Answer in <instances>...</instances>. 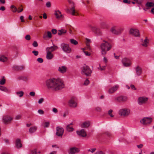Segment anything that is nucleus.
Listing matches in <instances>:
<instances>
[{
  "label": "nucleus",
  "instance_id": "nucleus-1",
  "mask_svg": "<svg viewBox=\"0 0 154 154\" xmlns=\"http://www.w3.org/2000/svg\"><path fill=\"white\" fill-rule=\"evenodd\" d=\"M46 85L49 89L53 91L60 90L64 86L63 82L60 79H50L45 82Z\"/></svg>",
  "mask_w": 154,
  "mask_h": 154
},
{
  "label": "nucleus",
  "instance_id": "nucleus-2",
  "mask_svg": "<svg viewBox=\"0 0 154 154\" xmlns=\"http://www.w3.org/2000/svg\"><path fill=\"white\" fill-rule=\"evenodd\" d=\"M113 47V44L105 40L103 41L100 46L102 55L105 56L108 51H110Z\"/></svg>",
  "mask_w": 154,
  "mask_h": 154
},
{
  "label": "nucleus",
  "instance_id": "nucleus-3",
  "mask_svg": "<svg viewBox=\"0 0 154 154\" xmlns=\"http://www.w3.org/2000/svg\"><path fill=\"white\" fill-rule=\"evenodd\" d=\"M92 72V71L89 66L84 64L82 68V73L86 76H90Z\"/></svg>",
  "mask_w": 154,
  "mask_h": 154
},
{
  "label": "nucleus",
  "instance_id": "nucleus-4",
  "mask_svg": "<svg viewBox=\"0 0 154 154\" xmlns=\"http://www.w3.org/2000/svg\"><path fill=\"white\" fill-rule=\"evenodd\" d=\"M68 2L72 6V7L70 9L68 10V11L69 12V13H71L72 15L77 16L78 14L75 11V9L74 3L71 0H68Z\"/></svg>",
  "mask_w": 154,
  "mask_h": 154
},
{
  "label": "nucleus",
  "instance_id": "nucleus-5",
  "mask_svg": "<svg viewBox=\"0 0 154 154\" xmlns=\"http://www.w3.org/2000/svg\"><path fill=\"white\" fill-rule=\"evenodd\" d=\"M76 98L75 97H72L69 101V106L75 108L77 106Z\"/></svg>",
  "mask_w": 154,
  "mask_h": 154
},
{
  "label": "nucleus",
  "instance_id": "nucleus-6",
  "mask_svg": "<svg viewBox=\"0 0 154 154\" xmlns=\"http://www.w3.org/2000/svg\"><path fill=\"white\" fill-rule=\"evenodd\" d=\"M130 113V110L127 109H120L119 112V115L122 116H128Z\"/></svg>",
  "mask_w": 154,
  "mask_h": 154
},
{
  "label": "nucleus",
  "instance_id": "nucleus-7",
  "mask_svg": "<svg viewBox=\"0 0 154 154\" xmlns=\"http://www.w3.org/2000/svg\"><path fill=\"white\" fill-rule=\"evenodd\" d=\"M152 119L150 117H145L140 120V123L144 125L149 124L152 122Z\"/></svg>",
  "mask_w": 154,
  "mask_h": 154
},
{
  "label": "nucleus",
  "instance_id": "nucleus-8",
  "mask_svg": "<svg viewBox=\"0 0 154 154\" xmlns=\"http://www.w3.org/2000/svg\"><path fill=\"white\" fill-rule=\"evenodd\" d=\"M60 46L64 52L67 53H69L71 52V48L68 44L63 43L61 44Z\"/></svg>",
  "mask_w": 154,
  "mask_h": 154
},
{
  "label": "nucleus",
  "instance_id": "nucleus-9",
  "mask_svg": "<svg viewBox=\"0 0 154 154\" xmlns=\"http://www.w3.org/2000/svg\"><path fill=\"white\" fill-rule=\"evenodd\" d=\"M64 130L62 127H57L56 128V135L58 137L62 136Z\"/></svg>",
  "mask_w": 154,
  "mask_h": 154
},
{
  "label": "nucleus",
  "instance_id": "nucleus-10",
  "mask_svg": "<svg viewBox=\"0 0 154 154\" xmlns=\"http://www.w3.org/2000/svg\"><path fill=\"white\" fill-rule=\"evenodd\" d=\"M122 30L118 29L116 26H113L110 29V31L113 33L117 35L121 33Z\"/></svg>",
  "mask_w": 154,
  "mask_h": 154
},
{
  "label": "nucleus",
  "instance_id": "nucleus-11",
  "mask_svg": "<svg viewBox=\"0 0 154 154\" xmlns=\"http://www.w3.org/2000/svg\"><path fill=\"white\" fill-rule=\"evenodd\" d=\"M2 119L3 122L5 124H7L12 120V118L10 116L6 115L3 116Z\"/></svg>",
  "mask_w": 154,
  "mask_h": 154
},
{
  "label": "nucleus",
  "instance_id": "nucleus-12",
  "mask_svg": "<svg viewBox=\"0 0 154 154\" xmlns=\"http://www.w3.org/2000/svg\"><path fill=\"white\" fill-rule=\"evenodd\" d=\"M130 33L131 34L137 37L140 35L139 31L137 29H131L130 30Z\"/></svg>",
  "mask_w": 154,
  "mask_h": 154
},
{
  "label": "nucleus",
  "instance_id": "nucleus-13",
  "mask_svg": "<svg viewBox=\"0 0 154 154\" xmlns=\"http://www.w3.org/2000/svg\"><path fill=\"white\" fill-rule=\"evenodd\" d=\"M54 15L57 19L61 20L63 18V16L61 14V12L59 10L55 11H54Z\"/></svg>",
  "mask_w": 154,
  "mask_h": 154
},
{
  "label": "nucleus",
  "instance_id": "nucleus-14",
  "mask_svg": "<svg viewBox=\"0 0 154 154\" xmlns=\"http://www.w3.org/2000/svg\"><path fill=\"white\" fill-rule=\"evenodd\" d=\"M76 133L82 137H85L87 136L86 132L84 129H82L79 131H77Z\"/></svg>",
  "mask_w": 154,
  "mask_h": 154
},
{
  "label": "nucleus",
  "instance_id": "nucleus-15",
  "mask_svg": "<svg viewBox=\"0 0 154 154\" xmlns=\"http://www.w3.org/2000/svg\"><path fill=\"white\" fill-rule=\"evenodd\" d=\"M122 63L123 65L125 67L129 66L131 64L130 60L126 58L122 59Z\"/></svg>",
  "mask_w": 154,
  "mask_h": 154
},
{
  "label": "nucleus",
  "instance_id": "nucleus-16",
  "mask_svg": "<svg viewBox=\"0 0 154 154\" xmlns=\"http://www.w3.org/2000/svg\"><path fill=\"white\" fill-rule=\"evenodd\" d=\"M148 100V98L146 97H141L138 99V103L140 105H142L145 103Z\"/></svg>",
  "mask_w": 154,
  "mask_h": 154
},
{
  "label": "nucleus",
  "instance_id": "nucleus-17",
  "mask_svg": "<svg viewBox=\"0 0 154 154\" xmlns=\"http://www.w3.org/2000/svg\"><path fill=\"white\" fill-rule=\"evenodd\" d=\"M79 149L77 147H72L69 149V154H75L79 152Z\"/></svg>",
  "mask_w": 154,
  "mask_h": 154
},
{
  "label": "nucleus",
  "instance_id": "nucleus-18",
  "mask_svg": "<svg viewBox=\"0 0 154 154\" xmlns=\"http://www.w3.org/2000/svg\"><path fill=\"white\" fill-rule=\"evenodd\" d=\"M119 88V86L118 85H116L114 86L113 87L109 89L108 91L109 93L111 94L114 93Z\"/></svg>",
  "mask_w": 154,
  "mask_h": 154
},
{
  "label": "nucleus",
  "instance_id": "nucleus-19",
  "mask_svg": "<svg viewBox=\"0 0 154 154\" xmlns=\"http://www.w3.org/2000/svg\"><path fill=\"white\" fill-rule=\"evenodd\" d=\"M67 68L65 66H62L58 67V71L61 73H65L67 70Z\"/></svg>",
  "mask_w": 154,
  "mask_h": 154
},
{
  "label": "nucleus",
  "instance_id": "nucleus-20",
  "mask_svg": "<svg viewBox=\"0 0 154 154\" xmlns=\"http://www.w3.org/2000/svg\"><path fill=\"white\" fill-rule=\"evenodd\" d=\"M58 47L56 45H53V46H51L50 47H48L47 48V51L51 53L55 50L57 49Z\"/></svg>",
  "mask_w": 154,
  "mask_h": 154
},
{
  "label": "nucleus",
  "instance_id": "nucleus-21",
  "mask_svg": "<svg viewBox=\"0 0 154 154\" xmlns=\"http://www.w3.org/2000/svg\"><path fill=\"white\" fill-rule=\"evenodd\" d=\"M127 97L125 96H120L117 97L115 99L119 102L124 101L126 100Z\"/></svg>",
  "mask_w": 154,
  "mask_h": 154
},
{
  "label": "nucleus",
  "instance_id": "nucleus-22",
  "mask_svg": "<svg viewBox=\"0 0 154 154\" xmlns=\"http://www.w3.org/2000/svg\"><path fill=\"white\" fill-rule=\"evenodd\" d=\"M24 68V66L23 65L17 66L15 65L13 67L14 70L16 71H20L23 69Z\"/></svg>",
  "mask_w": 154,
  "mask_h": 154
},
{
  "label": "nucleus",
  "instance_id": "nucleus-23",
  "mask_svg": "<svg viewBox=\"0 0 154 154\" xmlns=\"http://www.w3.org/2000/svg\"><path fill=\"white\" fill-rule=\"evenodd\" d=\"M135 71L136 74L137 76L140 75L142 72L141 68L138 66L136 68Z\"/></svg>",
  "mask_w": 154,
  "mask_h": 154
},
{
  "label": "nucleus",
  "instance_id": "nucleus-24",
  "mask_svg": "<svg viewBox=\"0 0 154 154\" xmlns=\"http://www.w3.org/2000/svg\"><path fill=\"white\" fill-rule=\"evenodd\" d=\"M22 146V145L21 143L20 140L19 139H17L16 140V147L19 149Z\"/></svg>",
  "mask_w": 154,
  "mask_h": 154
},
{
  "label": "nucleus",
  "instance_id": "nucleus-25",
  "mask_svg": "<svg viewBox=\"0 0 154 154\" xmlns=\"http://www.w3.org/2000/svg\"><path fill=\"white\" fill-rule=\"evenodd\" d=\"M149 42V40L146 37L143 42L142 44V46L145 47H147L148 45Z\"/></svg>",
  "mask_w": 154,
  "mask_h": 154
},
{
  "label": "nucleus",
  "instance_id": "nucleus-26",
  "mask_svg": "<svg viewBox=\"0 0 154 154\" xmlns=\"http://www.w3.org/2000/svg\"><path fill=\"white\" fill-rule=\"evenodd\" d=\"M90 125V123L89 122H83L81 125L82 128H87Z\"/></svg>",
  "mask_w": 154,
  "mask_h": 154
},
{
  "label": "nucleus",
  "instance_id": "nucleus-27",
  "mask_svg": "<svg viewBox=\"0 0 154 154\" xmlns=\"http://www.w3.org/2000/svg\"><path fill=\"white\" fill-rule=\"evenodd\" d=\"M146 6L147 7V9H149L154 7V3L152 2H148L146 4Z\"/></svg>",
  "mask_w": 154,
  "mask_h": 154
},
{
  "label": "nucleus",
  "instance_id": "nucleus-28",
  "mask_svg": "<svg viewBox=\"0 0 154 154\" xmlns=\"http://www.w3.org/2000/svg\"><path fill=\"white\" fill-rule=\"evenodd\" d=\"M54 55L51 53L47 51L46 58L48 60H51L53 58Z\"/></svg>",
  "mask_w": 154,
  "mask_h": 154
},
{
  "label": "nucleus",
  "instance_id": "nucleus-29",
  "mask_svg": "<svg viewBox=\"0 0 154 154\" xmlns=\"http://www.w3.org/2000/svg\"><path fill=\"white\" fill-rule=\"evenodd\" d=\"M90 27L92 30L95 33H97L99 32V29L96 26H92L90 25Z\"/></svg>",
  "mask_w": 154,
  "mask_h": 154
},
{
  "label": "nucleus",
  "instance_id": "nucleus-30",
  "mask_svg": "<svg viewBox=\"0 0 154 154\" xmlns=\"http://www.w3.org/2000/svg\"><path fill=\"white\" fill-rule=\"evenodd\" d=\"M37 128V127L36 126L31 127L29 130V132L30 133H34L36 131Z\"/></svg>",
  "mask_w": 154,
  "mask_h": 154
},
{
  "label": "nucleus",
  "instance_id": "nucleus-31",
  "mask_svg": "<svg viewBox=\"0 0 154 154\" xmlns=\"http://www.w3.org/2000/svg\"><path fill=\"white\" fill-rule=\"evenodd\" d=\"M7 60V57L4 56L0 55V61L2 62H5Z\"/></svg>",
  "mask_w": 154,
  "mask_h": 154
},
{
  "label": "nucleus",
  "instance_id": "nucleus-32",
  "mask_svg": "<svg viewBox=\"0 0 154 154\" xmlns=\"http://www.w3.org/2000/svg\"><path fill=\"white\" fill-rule=\"evenodd\" d=\"M66 32V30L65 29L59 30L58 31V34L59 35L64 34Z\"/></svg>",
  "mask_w": 154,
  "mask_h": 154
},
{
  "label": "nucleus",
  "instance_id": "nucleus-33",
  "mask_svg": "<svg viewBox=\"0 0 154 154\" xmlns=\"http://www.w3.org/2000/svg\"><path fill=\"white\" fill-rule=\"evenodd\" d=\"M66 129L69 132H72L73 131L74 129L72 127L70 126L69 125H68L66 127Z\"/></svg>",
  "mask_w": 154,
  "mask_h": 154
},
{
  "label": "nucleus",
  "instance_id": "nucleus-34",
  "mask_svg": "<svg viewBox=\"0 0 154 154\" xmlns=\"http://www.w3.org/2000/svg\"><path fill=\"white\" fill-rule=\"evenodd\" d=\"M11 8L12 9V11L13 12L15 13L17 11V8L14 5H11Z\"/></svg>",
  "mask_w": 154,
  "mask_h": 154
},
{
  "label": "nucleus",
  "instance_id": "nucleus-35",
  "mask_svg": "<svg viewBox=\"0 0 154 154\" xmlns=\"http://www.w3.org/2000/svg\"><path fill=\"white\" fill-rule=\"evenodd\" d=\"M0 90L5 92H7L8 91V89L6 87L0 85Z\"/></svg>",
  "mask_w": 154,
  "mask_h": 154
},
{
  "label": "nucleus",
  "instance_id": "nucleus-36",
  "mask_svg": "<svg viewBox=\"0 0 154 154\" xmlns=\"http://www.w3.org/2000/svg\"><path fill=\"white\" fill-rule=\"evenodd\" d=\"M16 94L19 97H21L24 94V92L23 91H21L17 92L16 93Z\"/></svg>",
  "mask_w": 154,
  "mask_h": 154
},
{
  "label": "nucleus",
  "instance_id": "nucleus-37",
  "mask_svg": "<svg viewBox=\"0 0 154 154\" xmlns=\"http://www.w3.org/2000/svg\"><path fill=\"white\" fill-rule=\"evenodd\" d=\"M50 122H45L43 124V126L45 128H48L50 125Z\"/></svg>",
  "mask_w": 154,
  "mask_h": 154
},
{
  "label": "nucleus",
  "instance_id": "nucleus-38",
  "mask_svg": "<svg viewBox=\"0 0 154 154\" xmlns=\"http://www.w3.org/2000/svg\"><path fill=\"white\" fill-rule=\"evenodd\" d=\"M70 42L71 44L74 45H76L78 43L77 41L74 39H71Z\"/></svg>",
  "mask_w": 154,
  "mask_h": 154
},
{
  "label": "nucleus",
  "instance_id": "nucleus-39",
  "mask_svg": "<svg viewBox=\"0 0 154 154\" xmlns=\"http://www.w3.org/2000/svg\"><path fill=\"white\" fill-rule=\"evenodd\" d=\"M5 82V80L4 78V77H3L2 79L0 80V84L3 85L4 84Z\"/></svg>",
  "mask_w": 154,
  "mask_h": 154
},
{
  "label": "nucleus",
  "instance_id": "nucleus-40",
  "mask_svg": "<svg viewBox=\"0 0 154 154\" xmlns=\"http://www.w3.org/2000/svg\"><path fill=\"white\" fill-rule=\"evenodd\" d=\"M106 66H103L102 67H101L100 66V64H99V67L98 68V69L100 70H105L106 69Z\"/></svg>",
  "mask_w": 154,
  "mask_h": 154
},
{
  "label": "nucleus",
  "instance_id": "nucleus-41",
  "mask_svg": "<svg viewBox=\"0 0 154 154\" xmlns=\"http://www.w3.org/2000/svg\"><path fill=\"white\" fill-rule=\"evenodd\" d=\"M81 49L84 52L85 54V55L86 56H90L91 55V54L90 53H89L88 51H85L84 50H85L84 48H81Z\"/></svg>",
  "mask_w": 154,
  "mask_h": 154
},
{
  "label": "nucleus",
  "instance_id": "nucleus-42",
  "mask_svg": "<svg viewBox=\"0 0 154 154\" xmlns=\"http://www.w3.org/2000/svg\"><path fill=\"white\" fill-rule=\"evenodd\" d=\"M112 109L109 110L108 112V114L111 117H113L114 116V115L112 114Z\"/></svg>",
  "mask_w": 154,
  "mask_h": 154
},
{
  "label": "nucleus",
  "instance_id": "nucleus-43",
  "mask_svg": "<svg viewBox=\"0 0 154 154\" xmlns=\"http://www.w3.org/2000/svg\"><path fill=\"white\" fill-rule=\"evenodd\" d=\"M23 80L25 82H27L29 80V78L27 76H23Z\"/></svg>",
  "mask_w": 154,
  "mask_h": 154
},
{
  "label": "nucleus",
  "instance_id": "nucleus-44",
  "mask_svg": "<svg viewBox=\"0 0 154 154\" xmlns=\"http://www.w3.org/2000/svg\"><path fill=\"white\" fill-rule=\"evenodd\" d=\"M89 80L88 79H87L85 80L84 83L83 84V85H87L89 84Z\"/></svg>",
  "mask_w": 154,
  "mask_h": 154
},
{
  "label": "nucleus",
  "instance_id": "nucleus-45",
  "mask_svg": "<svg viewBox=\"0 0 154 154\" xmlns=\"http://www.w3.org/2000/svg\"><path fill=\"white\" fill-rule=\"evenodd\" d=\"M32 45L35 47H37L38 46V44L36 41H34L32 43Z\"/></svg>",
  "mask_w": 154,
  "mask_h": 154
},
{
  "label": "nucleus",
  "instance_id": "nucleus-46",
  "mask_svg": "<svg viewBox=\"0 0 154 154\" xmlns=\"http://www.w3.org/2000/svg\"><path fill=\"white\" fill-rule=\"evenodd\" d=\"M37 61L40 63H42L43 62V59L41 58H39L37 59Z\"/></svg>",
  "mask_w": 154,
  "mask_h": 154
},
{
  "label": "nucleus",
  "instance_id": "nucleus-47",
  "mask_svg": "<svg viewBox=\"0 0 154 154\" xmlns=\"http://www.w3.org/2000/svg\"><path fill=\"white\" fill-rule=\"evenodd\" d=\"M25 38L26 40H29L30 39V36L29 35H27L25 37Z\"/></svg>",
  "mask_w": 154,
  "mask_h": 154
},
{
  "label": "nucleus",
  "instance_id": "nucleus-48",
  "mask_svg": "<svg viewBox=\"0 0 154 154\" xmlns=\"http://www.w3.org/2000/svg\"><path fill=\"white\" fill-rule=\"evenodd\" d=\"M47 36L48 38H51L52 36V34L51 32L48 31L47 32Z\"/></svg>",
  "mask_w": 154,
  "mask_h": 154
},
{
  "label": "nucleus",
  "instance_id": "nucleus-49",
  "mask_svg": "<svg viewBox=\"0 0 154 154\" xmlns=\"http://www.w3.org/2000/svg\"><path fill=\"white\" fill-rule=\"evenodd\" d=\"M87 42H86V44L88 47H89V43L90 42V40L88 39H86Z\"/></svg>",
  "mask_w": 154,
  "mask_h": 154
},
{
  "label": "nucleus",
  "instance_id": "nucleus-50",
  "mask_svg": "<svg viewBox=\"0 0 154 154\" xmlns=\"http://www.w3.org/2000/svg\"><path fill=\"white\" fill-rule=\"evenodd\" d=\"M32 53L35 56L38 55V51H32Z\"/></svg>",
  "mask_w": 154,
  "mask_h": 154
},
{
  "label": "nucleus",
  "instance_id": "nucleus-51",
  "mask_svg": "<svg viewBox=\"0 0 154 154\" xmlns=\"http://www.w3.org/2000/svg\"><path fill=\"white\" fill-rule=\"evenodd\" d=\"M52 112H53L56 113L58 112V110L55 108H53L52 109Z\"/></svg>",
  "mask_w": 154,
  "mask_h": 154
},
{
  "label": "nucleus",
  "instance_id": "nucleus-52",
  "mask_svg": "<svg viewBox=\"0 0 154 154\" xmlns=\"http://www.w3.org/2000/svg\"><path fill=\"white\" fill-rule=\"evenodd\" d=\"M95 110L97 111L100 112L101 111V108L99 107H97L95 108Z\"/></svg>",
  "mask_w": 154,
  "mask_h": 154
},
{
  "label": "nucleus",
  "instance_id": "nucleus-53",
  "mask_svg": "<svg viewBox=\"0 0 154 154\" xmlns=\"http://www.w3.org/2000/svg\"><path fill=\"white\" fill-rule=\"evenodd\" d=\"M46 6L48 8H50L51 6V3L50 2H48L46 4Z\"/></svg>",
  "mask_w": 154,
  "mask_h": 154
},
{
  "label": "nucleus",
  "instance_id": "nucleus-54",
  "mask_svg": "<svg viewBox=\"0 0 154 154\" xmlns=\"http://www.w3.org/2000/svg\"><path fill=\"white\" fill-rule=\"evenodd\" d=\"M94 154H105V153L102 151H99L97 152Z\"/></svg>",
  "mask_w": 154,
  "mask_h": 154
},
{
  "label": "nucleus",
  "instance_id": "nucleus-55",
  "mask_svg": "<svg viewBox=\"0 0 154 154\" xmlns=\"http://www.w3.org/2000/svg\"><path fill=\"white\" fill-rule=\"evenodd\" d=\"M29 94L31 96L34 97L35 95V93L34 92L32 91L30 92Z\"/></svg>",
  "mask_w": 154,
  "mask_h": 154
},
{
  "label": "nucleus",
  "instance_id": "nucleus-56",
  "mask_svg": "<svg viewBox=\"0 0 154 154\" xmlns=\"http://www.w3.org/2000/svg\"><path fill=\"white\" fill-rule=\"evenodd\" d=\"M44 101V99L43 98H41L38 101V103L39 104L42 103Z\"/></svg>",
  "mask_w": 154,
  "mask_h": 154
},
{
  "label": "nucleus",
  "instance_id": "nucleus-57",
  "mask_svg": "<svg viewBox=\"0 0 154 154\" xmlns=\"http://www.w3.org/2000/svg\"><path fill=\"white\" fill-rule=\"evenodd\" d=\"M123 2L124 3H127V4H130L131 3V1H129L128 0H123Z\"/></svg>",
  "mask_w": 154,
  "mask_h": 154
},
{
  "label": "nucleus",
  "instance_id": "nucleus-58",
  "mask_svg": "<svg viewBox=\"0 0 154 154\" xmlns=\"http://www.w3.org/2000/svg\"><path fill=\"white\" fill-rule=\"evenodd\" d=\"M38 113L41 114H43L44 113L42 109H39L38 111Z\"/></svg>",
  "mask_w": 154,
  "mask_h": 154
},
{
  "label": "nucleus",
  "instance_id": "nucleus-59",
  "mask_svg": "<svg viewBox=\"0 0 154 154\" xmlns=\"http://www.w3.org/2000/svg\"><path fill=\"white\" fill-rule=\"evenodd\" d=\"M51 32L53 34H55L57 33V30L56 29H53L52 30Z\"/></svg>",
  "mask_w": 154,
  "mask_h": 154
},
{
  "label": "nucleus",
  "instance_id": "nucleus-60",
  "mask_svg": "<svg viewBox=\"0 0 154 154\" xmlns=\"http://www.w3.org/2000/svg\"><path fill=\"white\" fill-rule=\"evenodd\" d=\"M23 76H19L18 77L17 79V80H23Z\"/></svg>",
  "mask_w": 154,
  "mask_h": 154
},
{
  "label": "nucleus",
  "instance_id": "nucleus-61",
  "mask_svg": "<svg viewBox=\"0 0 154 154\" xmlns=\"http://www.w3.org/2000/svg\"><path fill=\"white\" fill-rule=\"evenodd\" d=\"M18 10H17V12L20 13L22 12L23 10V8H20V7L19 8Z\"/></svg>",
  "mask_w": 154,
  "mask_h": 154
},
{
  "label": "nucleus",
  "instance_id": "nucleus-62",
  "mask_svg": "<svg viewBox=\"0 0 154 154\" xmlns=\"http://www.w3.org/2000/svg\"><path fill=\"white\" fill-rule=\"evenodd\" d=\"M24 17L23 16H21L20 17V19L21 20L22 22H24L25 20L23 19Z\"/></svg>",
  "mask_w": 154,
  "mask_h": 154
},
{
  "label": "nucleus",
  "instance_id": "nucleus-63",
  "mask_svg": "<svg viewBox=\"0 0 154 154\" xmlns=\"http://www.w3.org/2000/svg\"><path fill=\"white\" fill-rule=\"evenodd\" d=\"M21 118V116L20 115H18L16 116V119H19Z\"/></svg>",
  "mask_w": 154,
  "mask_h": 154
},
{
  "label": "nucleus",
  "instance_id": "nucleus-64",
  "mask_svg": "<svg viewBox=\"0 0 154 154\" xmlns=\"http://www.w3.org/2000/svg\"><path fill=\"white\" fill-rule=\"evenodd\" d=\"M30 154H36V151L35 150L32 151Z\"/></svg>",
  "mask_w": 154,
  "mask_h": 154
}]
</instances>
